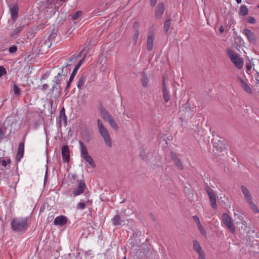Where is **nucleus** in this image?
<instances>
[{
	"mask_svg": "<svg viewBox=\"0 0 259 259\" xmlns=\"http://www.w3.org/2000/svg\"><path fill=\"white\" fill-rule=\"evenodd\" d=\"M49 86L47 84H44L42 85L39 89L42 91H45L48 88Z\"/></svg>",
	"mask_w": 259,
	"mask_h": 259,
	"instance_id": "nucleus-43",
	"label": "nucleus"
},
{
	"mask_svg": "<svg viewBox=\"0 0 259 259\" xmlns=\"http://www.w3.org/2000/svg\"><path fill=\"white\" fill-rule=\"evenodd\" d=\"M24 151V142H22L19 143L17 153L16 156V161L19 162L23 157Z\"/></svg>",
	"mask_w": 259,
	"mask_h": 259,
	"instance_id": "nucleus-15",
	"label": "nucleus"
},
{
	"mask_svg": "<svg viewBox=\"0 0 259 259\" xmlns=\"http://www.w3.org/2000/svg\"><path fill=\"white\" fill-rule=\"evenodd\" d=\"M164 11V6L163 3H160L158 5L156 10L155 13V16L157 18H161Z\"/></svg>",
	"mask_w": 259,
	"mask_h": 259,
	"instance_id": "nucleus-19",
	"label": "nucleus"
},
{
	"mask_svg": "<svg viewBox=\"0 0 259 259\" xmlns=\"http://www.w3.org/2000/svg\"><path fill=\"white\" fill-rule=\"evenodd\" d=\"M2 165L4 167H6L7 165V162L6 160L3 159L1 161Z\"/></svg>",
	"mask_w": 259,
	"mask_h": 259,
	"instance_id": "nucleus-48",
	"label": "nucleus"
},
{
	"mask_svg": "<svg viewBox=\"0 0 259 259\" xmlns=\"http://www.w3.org/2000/svg\"><path fill=\"white\" fill-rule=\"evenodd\" d=\"M7 162V164L8 163H10L11 162V159H10V158H9L7 160H6Z\"/></svg>",
	"mask_w": 259,
	"mask_h": 259,
	"instance_id": "nucleus-57",
	"label": "nucleus"
},
{
	"mask_svg": "<svg viewBox=\"0 0 259 259\" xmlns=\"http://www.w3.org/2000/svg\"><path fill=\"white\" fill-rule=\"evenodd\" d=\"M11 15L13 21H15L18 17L19 9L16 5H13L10 8Z\"/></svg>",
	"mask_w": 259,
	"mask_h": 259,
	"instance_id": "nucleus-18",
	"label": "nucleus"
},
{
	"mask_svg": "<svg viewBox=\"0 0 259 259\" xmlns=\"http://www.w3.org/2000/svg\"><path fill=\"white\" fill-rule=\"evenodd\" d=\"M139 25H140L138 21H136L134 22V27L135 28H136V29H137L139 27Z\"/></svg>",
	"mask_w": 259,
	"mask_h": 259,
	"instance_id": "nucleus-47",
	"label": "nucleus"
},
{
	"mask_svg": "<svg viewBox=\"0 0 259 259\" xmlns=\"http://www.w3.org/2000/svg\"><path fill=\"white\" fill-rule=\"evenodd\" d=\"M99 109L102 118L105 121L108 122L113 129L117 130L118 128V124L109 112L102 106H100Z\"/></svg>",
	"mask_w": 259,
	"mask_h": 259,
	"instance_id": "nucleus-3",
	"label": "nucleus"
},
{
	"mask_svg": "<svg viewBox=\"0 0 259 259\" xmlns=\"http://www.w3.org/2000/svg\"><path fill=\"white\" fill-rule=\"evenodd\" d=\"M140 32L139 30L137 29L135 31L134 34L133 36L132 40L133 42L134 45H136L137 43V41L138 40L139 37Z\"/></svg>",
	"mask_w": 259,
	"mask_h": 259,
	"instance_id": "nucleus-27",
	"label": "nucleus"
},
{
	"mask_svg": "<svg viewBox=\"0 0 259 259\" xmlns=\"http://www.w3.org/2000/svg\"><path fill=\"white\" fill-rule=\"evenodd\" d=\"M14 93L15 95L20 96L21 94V89L16 84H14L13 88Z\"/></svg>",
	"mask_w": 259,
	"mask_h": 259,
	"instance_id": "nucleus-30",
	"label": "nucleus"
},
{
	"mask_svg": "<svg viewBox=\"0 0 259 259\" xmlns=\"http://www.w3.org/2000/svg\"><path fill=\"white\" fill-rule=\"evenodd\" d=\"M193 248L194 250L197 253L202 251L199 243L197 241H194L193 242Z\"/></svg>",
	"mask_w": 259,
	"mask_h": 259,
	"instance_id": "nucleus-29",
	"label": "nucleus"
},
{
	"mask_svg": "<svg viewBox=\"0 0 259 259\" xmlns=\"http://www.w3.org/2000/svg\"><path fill=\"white\" fill-rule=\"evenodd\" d=\"M71 66V64H67L65 66H63L61 69H65L66 68L67 70H68V72L70 71V66Z\"/></svg>",
	"mask_w": 259,
	"mask_h": 259,
	"instance_id": "nucleus-44",
	"label": "nucleus"
},
{
	"mask_svg": "<svg viewBox=\"0 0 259 259\" xmlns=\"http://www.w3.org/2000/svg\"><path fill=\"white\" fill-rule=\"evenodd\" d=\"M151 219L154 221H156V219L155 218V216L153 215V214H151Z\"/></svg>",
	"mask_w": 259,
	"mask_h": 259,
	"instance_id": "nucleus-55",
	"label": "nucleus"
},
{
	"mask_svg": "<svg viewBox=\"0 0 259 259\" xmlns=\"http://www.w3.org/2000/svg\"><path fill=\"white\" fill-rule=\"evenodd\" d=\"M57 88H58V90L59 91V92L61 93V91H62V88H61V86L60 85V84L59 85V87Z\"/></svg>",
	"mask_w": 259,
	"mask_h": 259,
	"instance_id": "nucleus-54",
	"label": "nucleus"
},
{
	"mask_svg": "<svg viewBox=\"0 0 259 259\" xmlns=\"http://www.w3.org/2000/svg\"><path fill=\"white\" fill-rule=\"evenodd\" d=\"M246 68H247V70H251V66H250V65H247L246 66Z\"/></svg>",
	"mask_w": 259,
	"mask_h": 259,
	"instance_id": "nucleus-53",
	"label": "nucleus"
},
{
	"mask_svg": "<svg viewBox=\"0 0 259 259\" xmlns=\"http://www.w3.org/2000/svg\"><path fill=\"white\" fill-rule=\"evenodd\" d=\"M157 0H150V6L152 7H154L157 3Z\"/></svg>",
	"mask_w": 259,
	"mask_h": 259,
	"instance_id": "nucleus-45",
	"label": "nucleus"
},
{
	"mask_svg": "<svg viewBox=\"0 0 259 259\" xmlns=\"http://www.w3.org/2000/svg\"><path fill=\"white\" fill-rule=\"evenodd\" d=\"M240 189L243 194L244 199L247 203L250 209L255 213H259V209L254 202L249 191L244 186H241Z\"/></svg>",
	"mask_w": 259,
	"mask_h": 259,
	"instance_id": "nucleus-1",
	"label": "nucleus"
},
{
	"mask_svg": "<svg viewBox=\"0 0 259 259\" xmlns=\"http://www.w3.org/2000/svg\"><path fill=\"white\" fill-rule=\"evenodd\" d=\"M248 13V10L247 7L245 5H242L240 7L239 15L241 16H245Z\"/></svg>",
	"mask_w": 259,
	"mask_h": 259,
	"instance_id": "nucleus-28",
	"label": "nucleus"
},
{
	"mask_svg": "<svg viewBox=\"0 0 259 259\" xmlns=\"http://www.w3.org/2000/svg\"><path fill=\"white\" fill-rule=\"evenodd\" d=\"M206 191L209 196L212 207L215 209L217 207L216 197L213 190H212L209 187H207L206 188Z\"/></svg>",
	"mask_w": 259,
	"mask_h": 259,
	"instance_id": "nucleus-12",
	"label": "nucleus"
},
{
	"mask_svg": "<svg viewBox=\"0 0 259 259\" xmlns=\"http://www.w3.org/2000/svg\"><path fill=\"white\" fill-rule=\"evenodd\" d=\"M235 219H238L239 221H242L243 219V217L242 214H236L235 213L234 215Z\"/></svg>",
	"mask_w": 259,
	"mask_h": 259,
	"instance_id": "nucleus-42",
	"label": "nucleus"
},
{
	"mask_svg": "<svg viewBox=\"0 0 259 259\" xmlns=\"http://www.w3.org/2000/svg\"><path fill=\"white\" fill-rule=\"evenodd\" d=\"M194 222L196 223L199 230L202 235H205L206 231L203 226L201 225L199 218L197 215H193L192 217Z\"/></svg>",
	"mask_w": 259,
	"mask_h": 259,
	"instance_id": "nucleus-20",
	"label": "nucleus"
},
{
	"mask_svg": "<svg viewBox=\"0 0 259 259\" xmlns=\"http://www.w3.org/2000/svg\"><path fill=\"white\" fill-rule=\"evenodd\" d=\"M162 93L163 97L165 102H168L169 100V96L166 90L164 79L162 81Z\"/></svg>",
	"mask_w": 259,
	"mask_h": 259,
	"instance_id": "nucleus-23",
	"label": "nucleus"
},
{
	"mask_svg": "<svg viewBox=\"0 0 259 259\" xmlns=\"http://www.w3.org/2000/svg\"><path fill=\"white\" fill-rule=\"evenodd\" d=\"M86 58V55H84L83 56V57L81 59H80L78 62L77 63V64L76 65L75 67H74V68L73 69V71L71 73V74L70 75V76H72L73 78H74V77L76 75V74L78 71V70L79 69V68H80V66L81 65V64H82V63L83 62V61H84L85 59Z\"/></svg>",
	"mask_w": 259,
	"mask_h": 259,
	"instance_id": "nucleus-22",
	"label": "nucleus"
},
{
	"mask_svg": "<svg viewBox=\"0 0 259 259\" xmlns=\"http://www.w3.org/2000/svg\"><path fill=\"white\" fill-rule=\"evenodd\" d=\"M224 28L223 26H221L219 28V32L221 33H223L224 32Z\"/></svg>",
	"mask_w": 259,
	"mask_h": 259,
	"instance_id": "nucleus-49",
	"label": "nucleus"
},
{
	"mask_svg": "<svg viewBox=\"0 0 259 259\" xmlns=\"http://www.w3.org/2000/svg\"><path fill=\"white\" fill-rule=\"evenodd\" d=\"M28 218H15L11 222L12 229L14 231L20 232L26 230Z\"/></svg>",
	"mask_w": 259,
	"mask_h": 259,
	"instance_id": "nucleus-2",
	"label": "nucleus"
},
{
	"mask_svg": "<svg viewBox=\"0 0 259 259\" xmlns=\"http://www.w3.org/2000/svg\"><path fill=\"white\" fill-rule=\"evenodd\" d=\"M171 157L176 165H178V159H177V154L174 152L171 153Z\"/></svg>",
	"mask_w": 259,
	"mask_h": 259,
	"instance_id": "nucleus-33",
	"label": "nucleus"
},
{
	"mask_svg": "<svg viewBox=\"0 0 259 259\" xmlns=\"http://www.w3.org/2000/svg\"><path fill=\"white\" fill-rule=\"evenodd\" d=\"M129 243H130V244H131V245L132 247L135 246L136 245V243L134 241H133V239H132V238H131L129 240Z\"/></svg>",
	"mask_w": 259,
	"mask_h": 259,
	"instance_id": "nucleus-46",
	"label": "nucleus"
},
{
	"mask_svg": "<svg viewBox=\"0 0 259 259\" xmlns=\"http://www.w3.org/2000/svg\"><path fill=\"white\" fill-rule=\"evenodd\" d=\"M57 30L53 29L51 33L49 35L47 39L45 40V42L41 45V48H50L52 45V41L55 38L57 35Z\"/></svg>",
	"mask_w": 259,
	"mask_h": 259,
	"instance_id": "nucleus-10",
	"label": "nucleus"
},
{
	"mask_svg": "<svg viewBox=\"0 0 259 259\" xmlns=\"http://www.w3.org/2000/svg\"><path fill=\"white\" fill-rule=\"evenodd\" d=\"M79 143L80 146V154L81 157L84 160L89 163L91 166L95 167L96 166V164L92 157L89 155L85 145L82 141H79Z\"/></svg>",
	"mask_w": 259,
	"mask_h": 259,
	"instance_id": "nucleus-6",
	"label": "nucleus"
},
{
	"mask_svg": "<svg viewBox=\"0 0 259 259\" xmlns=\"http://www.w3.org/2000/svg\"><path fill=\"white\" fill-rule=\"evenodd\" d=\"M7 73V71L3 66H0V77Z\"/></svg>",
	"mask_w": 259,
	"mask_h": 259,
	"instance_id": "nucleus-38",
	"label": "nucleus"
},
{
	"mask_svg": "<svg viewBox=\"0 0 259 259\" xmlns=\"http://www.w3.org/2000/svg\"><path fill=\"white\" fill-rule=\"evenodd\" d=\"M257 7L259 8V5L257 6Z\"/></svg>",
	"mask_w": 259,
	"mask_h": 259,
	"instance_id": "nucleus-63",
	"label": "nucleus"
},
{
	"mask_svg": "<svg viewBox=\"0 0 259 259\" xmlns=\"http://www.w3.org/2000/svg\"><path fill=\"white\" fill-rule=\"evenodd\" d=\"M78 186L75 188L73 191L72 194L74 197L78 196L83 193L86 188V184L84 180L78 181Z\"/></svg>",
	"mask_w": 259,
	"mask_h": 259,
	"instance_id": "nucleus-8",
	"label": "nucleus"
},
{
	"mask_svg": "<svg viewBox=\"0 0 259 259\" xmlns=\"http://www.w3.org/2000/svg\"><path fill=\"white\" fill-rule=\"evenodd\" d=\"M88 74L86 72L82 73L79 77L77 83V87L79 90L82 89V87L87 80Z\"/></svg>",
	"mask_w": 259,
	"mask_h": 259,
	"instance_id": "nucleus-16",
	"label": "nucleus"
},
{
	"mask_svg": "<svg viewBox=\"0 0 259 259\" xmlns=\"http://www.w3.org/2000/svg\"><path fill=\"white\" fill-rule=\"evenodd\" d=\"M73 79H74V78H73L72 76H70L69 80L67 82V84H66V87L65 91H67L70 87L71 83L72 82V81L73 80Z\"/></svg>",
	"mask_w": 259,
	"mask_h": 259,
	"instance_id": "nucleus-35",
	"label": "nucleus"
},
{
	"mask_svg": "<svg viewBox=\"0 0 259 259\" xmlns=\"http://www.w3.org/2000/svg\"><path fill=\"white\" fill-rule=\"evenodd\" d=\"M243 33L247 37L250 42L252 44L255 43L256 38L255 35L250 29L245 28L243 29Z\"/></svg>",
	"mask_w": 259,
	"mask_h": 259,
	"instance_id": "nucleus-14",
	"label": "nucleus"
},
{
	"mask_svg": "<svg viewBox=\"0 0 259 259\" xmlns=\"http://www.w3.org/2000/svg\"><path fill=\"white\" fill-rule=\"evenodd\" d=\"M142 78H141V82L143 87H147L148 85V83L149 81V79L147 75L145 72H142L141 73Z\"/></svg>",
	"mask_w": 259,
	"mask_h": 259,
	"instance_id": "nucleus-25",
	"label": "nucleus"
},
{
	"mask_svg": "<svg viewBox=\"0 0 259 259\" xmlns=\"http://www.w3.org/2000/svg\"><path fill=\"white\" fill-rule=\"evenodd\" d=\"M227 53L232 62L238 69H241L243 65V60L240 56L230 49H227Z\"/></svg>",
	"mask_w": 259,
	"mask_h": 259,
	"instance_id": "nucleus-5",
	"label": "nucleus"
},
{
	"mask_svg": "<svg viewBox=\"0 0 259 259\" xmlns=\"http://www.w3.org/2000/svg\"><path fill=\"white\" fill-rule=\"evenodd\" d=\"M242 2V0H236V2L238 3V4H240Z\"/></svg>",
	"mask_w": 259,
	"mask_h": 259,
	"instance_id": "nucleus-58",
	"label": "nucleus"
},
{
	"mask_svg": "<svg viewBox=\"0 0 259 259\" xmlns=\"http://www.w3.org/2000/svg\"><path fill=\"white\" fill-rule=\"evenodd\" d=\"M197 253L199 254V259H206L203 250L197 252Z\"/></svg>",
	"mask_w": 259,
	"mask_h": 259,
	"instance_id": "nucleus-40",
	"label": "nucleus"
},
{
	"mask_svg": "<svg viewBox=\"0 0 259 259\" xmlns=\"http://www.w3.org/2000/svg\"><path fill=\"white\" fill-rule=\"evenodd\" d=\"M238 79L240 82V85L242 88L247 93L252 94V91L250 87L246 83V82L240 77H238Z\"/></svg>",
	"mask_w": 259,
	"mask_h": 259,
	"instance_id": "nucleus-21",
	"label": "nucleus"
},
{
	"mask_svg": "<svg viewBox=\"0 0 259 259\" xmlns=\"http://www.w3.org/2000/svg\"><path fill=\"white\" fill-rule=\"evenodd\" d=\"M234 23V20H232V24Z\"/></svg>",
	"mask_w": 259,
	"mask_h": 259,
	"instance_id": "nucleus-62",
	"label": "nucleus"
},
{
	"mask_svg": "<svg viewBox=\"0 0 259 259\" xmlns=\"http://www.w3.org/2000/svg\"><path fill=\"white\" fill-rule=\"evenodd\" d=\"M82 13L81 11L76 12L72 16V20H77L81 15Z\"/></svg>",
	"mask_w": 259,
	"mask_h": 259,
	"instance_id": "nucleus-32",
	"label": "nucleus"
},
{
	"mask_svg": "<svg viewBox=\"0 0 259 259\" xmlns=\"http://www.w3.org/2000/svg\"><path fill=\"white\" fill-rule=\"evenodd\" d=\"M256 75L255 76V79L259 82V72H256Z\"/></svg>",
	"mask_w": 259,
	"mask_h": 259,
	"instance_id": "nucleus-52",
	"label": "nucleus"
},
{
	"mask_svg": "<svg viewBox=\"0 0 259 259\" xmlns=\"http://www.w3.org/2000/svg\"><path fill=\"white\" fill-rule=\"evenodd\" d=\"M21 27H18L16 29H15L13 31V32L11 34V35L12 36H14L15 35H16L17 34H18L21 30Z\"/></svg>",
	"mask_w": 259,
	"mask_h": 259,
	"instance_id": "nucleus-34",
	"label": "nucleus"
},
{
	"mask_svg": "<svg viewBox=\"0 0 259 259\" xmlns=\"http://www.w3.org/2000/svg\"><path fill=\"white\" fill-rule=\"evenodd\" d=\"M17 50V47L16 46H12L9 48V51L10 53L13 54L15 53Z\"/></svg>",
	"mask_w": 259,
	"mask_h": 259,
	"instance_id": "nucleus-36",
	"label": "nucleus"
},
{
	"mask_svg": "<svg viewBox=\"0 0 259 259\" xmlns=\"http://www.w3.org/2000/svg\"><path fill=\"white\" fill-rule=\"evenodd\" d=\"M47 78V75L46 74H44L42 77H41V79H45Z\"/></svg>",
	"mask_w": 259,
	"mask_h": 259,
	"instance_id": "nucleus-56",
	"label": "nucleus"
},
{
	"mask_svg": "<svg viewBox=\"0 0 259 259\" xmlns=\"http://www.w3.org/2000/svg\"><path fill=\"white\" fill-rule=\"evenodd\" d=\"M61 154L63 161L68 162L70 161V150L67 145H63L61 148Z\"/></svg>",
	"mask_w": 259,
	"mask_h": 259,
	"instance_id": "nucleus-11",
	"label": "nucleus"
},
{
	"mask_svg": "<svg viewBox=\"0 0 259 259\" xmlns=\"http://www.w3.org/2000/svg\"><path fill=\"white\" fill-rule=\"evenodd\" d=\"M67 220L66 217L60 215L56 217L54 221V224L56 225L63 226L67 223Z\"/></svg>",
	"mask_w": 259,
	"mask_h": 259,
	"instance_id": "nucleus-17",
	"label": "nucleus"
},
{
	"mask_svg": "<svg viewBox=\"0 0 259 259\" xmlns=\"http://www.w3.org/2000/svg\"><path fill=\"white\" fill-rule=\"evenodd\" d=\"M60 118H63V119L64 118L65 119H66V116L65 115V110H64V108H63L61 111H60Z\"/></svg>",
	"mask_w": 259,
	"mask_h": 259,
	"instance_id": "nucleus-41",
	"label": "nucleus"
},
{
	"mask_svg": "<svg viewBox=\"0 0 259 259\" xmlns=\"http://www.w3.org/2000/svg\"><path fill=\"white\" fill-rule=\"evenodd\" d=\"M170 25V20L167 19L166 20L164 24V31L165 33L167 32L169 30V26Z\"/></svg>",
	"mask_w": 259,
	"mask_h": 259,
	"instance_id": "nucleus-31",
	"label": "nucleus"
},
{
	"mask_svg": "<svg viewBox=\"0 0 259 259\" xmlns=\"http://www.w3.org/2000/svg\"><path fill=\"white\" fill-rule=\"evenodd\" d=\"M58 90V88H57V84H55L53 85L51 91L53 92L55 90Z\"/></svg>",
	"mask_w": 259,
	"mask_h": 259,
	"instance_id": "nucleus-50",
	"label": "nucleus"
},
{
	"mask_svg": "<svg viewBox=\"0 0 259 259\" xmlns=\"http://www.w3.org/2000/svg\"><path fill=\"white\" fill-rule=\"evenodd\" d=\"M214 148H216V150H218L217 147L216 146H214Z\"/></svg>",
	"mask_w": 259,
	"mask_h": 259,
	"instance_id": "nucleus-61",
	"label": "nucleus"
},
{
	"mask_svg": "<svg viewBox=\"0 0 259 259\" xmlns=\"http://www.w3.org/2000/svg\"><path fill=\"white\" fill-rule=\"evenodd\" d=\"M58 90V88H57V84H55L53 85L51 91L53 92L55 90Z\"/></svg>",
	"mask_w": 259,
	"mask_h": 259,
	"instance_id": "nucleus-51",
	"label": "nucleus"
},
{
	"mask_svg": "<svg viewBox=\"0 0 259 259\" xmlns=\"http://www.w3.org/2000/svg\"><path fill=\"white\" fill-rule=\"evenodd\" d=\"M68 73V70L65 69H61L60 71H59L57 75L55 76L53 81L57 85H59L61 84V80L65 79V76Z\"/></svg>",
	"mask_w": 259,
	"mask_h": 259,
	"instance_id": "nucleus-9",
	"label": "nucleus"
},
{
	"mask_svg": "<svg viewBox=\"0 0 259 259\" xmlns=\"http://www.w3.org/2000/svg\"><path fill=\"white\" fill-rule=\"evenodd\" d=\"M179 169H181L182 168V165L181 164L179 163Z\"/></svg>",
	"mask_w": 259,
	"mask_h": 259,
	"instance_id": "nucleus-59",
	"label": "nucleus"
},
{
	"mask_svg": "<svg viewBox=\"0 0 259 259\" xmlns=\"http://www.w3.org/2000/svg\"><path fill=\"white\" fill-rule=\"evenodd\" d=\"M53 1V0H48L47 1H48V3H50L51 4Z\"/></svg>",
	"mask_w": 259,
	"mask_h": 259,
	"instance_id": "nucleus-60",
	"label": "nucleus"
},
{
	"mask_svg": "<svg viewBox=\"0 0 259 259\" xmlns=\"http://www.w3.org/2000/svg\"><path fill=\"white\" fill-rule=\"evenodd\" d=\"M247 22L250 24H253L256 22L255 18L253 17H249L247 18Z\"/></svg>",
	"mask_w": 259,
	"mask_h": 259,
	"instance_id": "nucleus-37",
	"label": "nucleus"
},
{
	"mask_svg": "<svg viewBox=\"0 0 259 259\" xmlns=\"http://www.w3.org/2000/svg\"><path fill=\"white\" fill-rule=\"evenodd\" d=\"M81 201L82 202H79L76 205L77 209H84L85 208L86 204L90 202L88 198H87L85 199L81 200Z\"/></svg>",
	"mask_w": 259,
	"mask_h": 259,
	"instance_id": "nucleus-24",
	"label": "nucleus"
},
{
	"mask_svg": "<svg viewBox=\"0 0 259 259\" xmlns=\"http://www.w3.org/2000/svg\"><path fill=\"white\" fill-rule=\"evenodd\" d=\"M5 134L3 130L2 129V128L0 127V143L5 138Z\"/></svg>",
	"mask_w": 259,
	"mask_h": 259,
	"instance_id": "nucleus-39",
	"label": "nucleus"
},
{
	"mask_svg": "<svg viewBox=\"0 0 259 259\" xmlns=\"http://www.w3.org/2000/svg\"><path fill=\"white\" fill-rule=\"evenodd\" d=\"M222 221L230 232L232 233L235 232V229L232 223V218L227 213L223 214Z\"/></svg>",
	"mask_w": 259,
	"mask_h": 259,
	"instance_id": "nucleus-7",
	"label": "nucleus"
},
{
	"mask_svg": "<svg viewBox=\"0 0 259 259\" xmlns=\"http://www.w3.org/2000/svg\"><path fill=\"white\" fill-rule=\"evenodd\" d=\"M155 37V33L153 31H149L148 33L147 39V49L150 51L153 49V40Z\"/></svg>",
	"mask_w": 259,
	"mask_h": 259,
	"instance_id": "nucleus-13",
	"label": "nucleus"
},
{
	"mask_svg": "<svg viewBox=\"0 0 259 259\" xmlns=\"http://www.w3.org/2000/svg\"><path fill=\"white\" fill-rule=\"evenodd\" d=\"M97 125L100 134L103 138L105 143L109 147H111L112 146V142L110 134L100 119L97 120Z\"/></svg>",
	"mask_w": 259,
	"mask_h": 259,
	"instance_id": "nucleus-4",
	"label": "nucleus"
},
{
	"mask_svg": "<svg viewBox=\"0 0 259 259\" xmlns=\"http://www.w3.org/2000/svg\"><path fill=\"white\" fill-rule=\"evenodd\" d=\"M114 226L120 225L121 224V218L119 215L117 214L111 220Z\"/></svg>",
	"mask_w": 259,
	"mask_h": 259,
	"instance_id": "nucleus-26",
	"label": "nucleus"
}]
</instances>
